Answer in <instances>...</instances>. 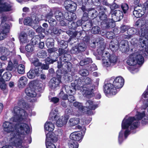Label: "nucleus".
I'll use <instances>...</instances> for the list:
<instances>
[{
  "label": "nucleus",
  "mask_w": 148,
  "mask_h": 148,
  "mask_svg": "<svg viewBox=\"0 0 148 148\" xmlns=\"http://www.w3.org/2000/svg\"><path fill=\"white\" fill-rule=\"evenodd\" d=\"M20 109L16 107L14 108L12 111L13 116L11 118L10 120L12 122L5 121L3 125L4 132L7 133L11 132L9 140V143L16 148H26L24 145L25 143L30 144L32 142L31 136L28 135L25 136L26 134H29L32 131V127L30 125H28L25 122H27L22 120L18 113V111L20 113ZM22 112L21 116L24 114L25 117L26 114L23 112V111H20Z\"/></svg>",
  "instance_id": "obj_1"
},
{
  "label": "nucleus",
  "mask_w": 148,
  "mask_h": 148,
  "mask_svg": "<svg viewBox=\"0 0 148 148\" xmlns=\"http://www.w3.org/2000/svg\"><path fill=\"white\" fill-rule=\"evenodd\" d=\"M147 112H137L134 116H126L123 120L121 123V130L119 133L118 142L121 144L124 138H126L130 134L131 130L137 128L140 124L139 121L142 120L143 123H148V115Z\"/></svg>",
  "instance_id": "obj_2"
},
{
  "label": "nucleus",
  "mask_w": 148,
  "mask_h": 148,
  "mask_svg": "<svg viewBox=\"0 0 148 148\" xmlns=\"http://www.w3.org/2000/svg\"><path fill=\"white\" fill-rule=\"evenodd\" d=\"M97 43L100 45L97 49L98 55L97 59H102L103 66L107 68L115 64L117 62V58L115 56H111L109 53L104 51L106 45L103 42V39L101 38L97 39Z\"/></svg>",
  "instance_id": "obj_3"
},
{
  "label": "nucleus",
  "mask_w": 148,
  "mask_h": 148,
  "mask_svg": "<svg viewBox=\"0 0 148 148\" xmlns=\"http://www.w3.org/2000/svg\"><path fill=\"white\" fill-rule=\"evenodd\" d=\"M57 108H53L50 113L49 119L51 121H53L56 120V124L57 126L61 127L65 125L67 123L68 120L69 118L68 115L65 114L64 116L59 117Z\"/></svg>",
  "instance_id": "obj_4"
},
{
  "label": "nucleus",
  "mask_w": 148,
  "mask_h": 148,
  "mask_svg": "<svg viewBox=\"0 0 148 148\" xmlns=\"http://www.w3.org/2000/svg\"><path fill=\"white\" fill-rule=\"evenodd\" d=\"M142 51H137L130 55L127 59V64L130 66H134L137 64H142L144 62V58L142 55Z\"/></svg>",
  "instance_id": "obj_5"
},
{
  "label": "nucleus",
  "mask_w": 148,
  "mask_h": 148,
  "mask_svg": "<svg viewBox=\"0 0 148 148\" xmlns=\"http://www.w3.org/2000/svg\"><path fill=\"white\" fill-rule=\"evenodd\" d=\"M146 29L143 31L141 29L139 32V34L140 35L139 41L140 42L144 44L143 46L145 48V51L148 53V20L145 24Z\"/></svg>",
  "instance_id": "obj_6"
},
{
  "label": "nucleus",
  "mask_w": 148,
  "mask_h": 148,
  "mask_svg": "<svg viewBox=\"0 0 148 148\" xmlns=\"http://www.w3.org/2000/svg\"><path fill=\"white\" fill-rule=\"evenodd\" d=\"M91 82V79L88 77H86L84 81L78 78L71 83L72 89L73 90H81L82 91L81 88L83 89V87L87 86L86 85L89 84Z\"/></svg>",
  "instance_id": "obj_7"
},
{
  "label": "nucleus",
  "mask_w": 148,
  "mask_h": 148,
  "mask_svg": "<svg viewBox=\"0 0 148 148\" xmlns=\"http://www.w3.org/2000/svg\"><path fill=\"white\" fill-rule=\"evenodd\" d=\"M2 22L0 26V40H2L6 38L7 34L9 32V25L5 22L7 20L5 16H3L1 18Z\"/></svg>",
  "instance_id": "obj_8"
},
{
  "label": "nucleus",
  "mask_w": 148,
  "mask_h": 148,
  "mask_svg": "<svg viewBox=\"0 0 148 148\" xmlns=\"http://www.w3.org/2000/svg\"><path fill=\"white\" fill-rule=\"evenodd\" d=\"M77 128L81 131L75 132H73L70 134V138L72 140L80 142L82 140L83 134L85 133L86 129L84 127H82L80 125H78Z\"/></svg>",
  "instance_id": "obj_9"
},
{
  "label": "nucleus",
  "mask_w": 148,
  "mask_h": 148,
  "mask_svg": "<svg viewBox=\"0 0 148 148\" xmlns=\"http://www.w3.org/2000/svg\"><path fill=\"white\" fill-rule=\"evenodd\" d=\"M17 105L19 107H18L17 106H15V107H16L17 108H19L20 110V111H21L22 110L23 111V112L25 113V114H26V117H25V115L23 114L22 115H23V116H21V114L22 112H20L19 113V111H18L17 112L18 114H19V116L20 117V118H21L22 120H24L25 121H27V122L28 121H29V119H27V117L28 116L27 114L25 112V111L21 109V108H26L27 109V107L26 103L24 102V100H23V99H19L18 100Z\"/></svg>",
  "instance_id": "obj_10"
},
{
  "label": "nucleus",
  "mask_w": 148,
  "mask_h": 148,
  "mask_svg": "<svg viewBox=\"0 0 148 148\" xmlns=\"http://www.w3.org/2000/svg\"><path fill=\"white\" fill-rule=\"evenodd\" d=\"M85 106V107L83 106V109L81 110L83 111V113L87 112L89 115L93 114L91 110H94L98 107L97 104H94L93 101L90 100L87 101Z\"/></svg>",
  "instance_id": "obj_11"
},
{
  "label": "nucleus",
  "mask_w": 148,
  "mask_h": 148,
  "mask_svg": "<svg viewBox=\"0 0 148 148\" xmlns=\"http://www.w3.org/2000/svg\"><path fill=\"white\" fill-rule=\"evenodd\" d=\"M103 87L104 93L107 96L115 95L117 93L116 89L110 83L105 84Z\"/></svg>",
  "instance_id": "obj_12"
},
{
  "label": "nucleus",
  "mask_w": 148,
  "mask_h": 148,
  "mask_svg": "<svg viewBox=\"0 0 148 148\" xmlns=\"http://www.w3.org/2000/svg\"><path fill=\"white\" fill-rule=\"evenodd\" d=\"M56 77H54L50 81L49 87L52 89H58L60 88V84L61 83V76L57 75Z\"/></svg>",
  "instance_id": "obj_13"
},
{
  "label": "nucleus",
  "mask_w": 148,
  "mask_h": 148,
  "mask_svg": "<svg viewBox=\"0 0 148 148\" xmlns=\"http://www.w3.org/2000/svg\"><path fill=\"white\" fill-rule=\"evenodd\" d=\"M13 10L12 5L10 2L0 0V12L12 11Z\"/></svg>",
  "instance_id": "obj_14"
},
{
  "label": "nucleus",
  "mask_w": 148,
  "mask_h": 148,
  "mask_svg": "<svg viewBox=\"0 0 148 148\" xmlns=\"http://www.w3.org/2000/svg\"><path fill=\"white\" fill-rule=\"evenodd\" d=\"M38 17H34L32 19L30 17H28L25 18L24 21V25L31 26L33 28H35V25H37L38 23L40 21Z\"/></svg>",
  "instance_id": "obj_15"
},
{
  "label": "nucleus",
  "mask_w": 148,
  "mask_h": 148,
  "mask_svg": "<svg viewBox=\"0 0 148 148\" xmlns=\"http://www.w3.org/2000/svg\"><path fill=\"white\" fill-rule=\"evenodd\" d=\"M94 88L92 86H87L84 87L83 89L81 88L80 90L83 95L87 98H90L94 96L93 93Z\"/></svg>",
  "instance_id": "obj_16"
},
{
  "label": "nucleus",
  "mask_w": 148,
  "mask_h": 148,
  "mask_svg": "<svg viewBox=\"0 0 148 148\" xmlns=\"http://www.w3.org/2000/svg\"><path fill=\"white\" fill-rule=\"evenodd\" d=\"M112 15V19L114 21H119L123 18V14L122 11L119 10L110 11Z\"/></svg>",
  "instance_id": "obj_17"
},
{
  "label": "nucleus",
  "mask_w": 148,
  "mask_h": 148,
  "mask_svg": "<svg viewBox=\"0 0 148 148\" xmlns=\"http://www.w3.org/2000/svg\"><path fill=\"white\" fill-rule=\"evenodd\" d=\"M64 5L66 9L71 12L75 11L76 9L77 5L76 3L70 0L66 1L64 2Z\"/></svg>",
  "instance_id": "obj_18"
},
{
  "label": "nucleus",
  "mask_w": 148,
  "mask_h": 148,
  "mask_svg": "<svg viewBox=\"0 0 148 148\" xmlns=\"http://www.w3.org/2000/svg\"><path fill=\"white\" fill-rule=\"evenodd\" d=\"M41 73V71L39 70L37 67L34 68V69H31L27 73V77L29 79L34 78L36 77L39 76Z\"/></svg>",
  "instance_id": "obj_19"
},
{
  "label": "nucleus",
  "mask_w": 148,
  "mask_h": 148,
  "mask_svg": "<svg viewBox=\"0 0 148 148\" xmlns=\"http://www.w3.org/2000/svg\"><path fill=\"white\" fill-rule=\"evenodd\" d=\"M113 83L116 89L121 88L124 84V79L121 77H117L114 79Z\"/></svg>",
  "instance_id": "obj_20"
},
{
  "label": "nucleus",
  "mask_w": 148,
  "mask_h": 148,
  "mask_svg": "<svg viewBox=\"0 0 148 148\" xmlns=\"http://www.w3.org/2000/svg\"><path fill=\"white\" fill-rule=\"evenodd\" d=\"M55 16L57 20L60 22L61 25L64 26L65 25L66 23L64 21V16H63L62 12L59 11H56L55 13Z\"/></svg>",
  "instance_id": "obj_21"
},
{
  "label": "nucleus",
  "mask_w": 148,
  "mask_h": 148,
  "mask_svg": "<svg viewBox=\"0 0 148 148\" xmlns=\"http://www.w3.org/2000/svg\"><path fill=\"white\" fill-rule=\"evenodd\" d=\"M28 79L25 76H22L19 79L18 82V86L20 88H24L27 83Z\"/></svg>",
  "instance_id": "obj_22"
},
{
  "label": "nucleus",
  "mask_w": 148,
  "mask_h": 148,
  "mask_svg": "<svg viewBox=\"0 0 148 148\" xmlns=\"http://www.w3.org/2000/svg\"><path fill=\"white\" fill-rule=\"evenodd\" d=\"M119 47L122 52L127 51L129 47L128 42L125 40H121L119 44Z\"/></svg>",
  "instance_id": "obj_23"
},
{
  "label": "nucleus",
  "mask_w": 148,
  "mask_h": 148,
  "mask_svg": "<svg viewBox=\"0 0 148 148\" xmlns=\"http://www.w3.org/2000/svg\"><path fill=\"white\" fill-rule=\"evenodd\" d=\"M46 142H47V138L48 139V141L51 143V141L53 143L57 142L58 140V136L54 133H51L49 132L46 134Z\"/></svg>",
  "instance_id": "obj_24"
},
{
  "label": "nucleus",
  "mask_w": 148,
  "mask_h": 148,
  "mask_svg": "<svg viewBox=\"0 0 148 148\" xmlns=\"http://www.w3.org/2000/svg\"><path fill=\"white\" fill-rule=\"evenodd\" d=\"M25 92L27 96L31 98H34L36 95V93L34 89L30 87L26 88Z\"/></svg>",
  "instance_id": "obj_25"
},
{
  "label": "nucleus",
  "mask_w": 148,
  "mask_h": 148,
  "mask_svg": "<svg viewBox=\"0 0 148 148\" xmlns=\"http://www.w3.org/2000/svg\"><path fill=\"white\" fill-rule=\"evenodd\" d=\"M145 13V11L144 10L135 8L133 11L134 15L136 18H140Z\"/></svg>",
  "instance_id": "obj_26"
},
{
  "label": "nucleus",
  "mask_w": 148,
  "mask_h": 148,
  "mask_svg": "<svg viewBox=\"0 0 148 148\" xmlns=\"http://www.w3.org/2000/svg\"><path fill=\"white\" fill-rule=\"evenodd\" d=\"M64 18L67 20L71 21L76 19V16L75 13L71 12L69 13H66L64 15Z\"/></svg>",
  "instance_id": "obj_27"
},
{
  "label": "nucleus",
  "mask_w": 148,
  "mask_h": 148,
  "mask_svg": "<svg viewBox=\"0 0 148 148\" xmlns=\"http://www.w3.org/2000/svg\"><path fill=\"white\" fill-rule=\"evenodd\" d=\"M54 124L50 121H47L45 124V129L48 132H52L54 129Z\"/></svg>",
  "instance_id": "obj_28"
},
{
  "label": "nucleus",
  "mask_w": 148,
  "mask_h": 148,
  "mask_svg": "<svg viewBox=\"0 0 148 148\" xmlns=\"http://www.w3.org/2000/svg\"><path fill=\"white\" fill-rule=\"evenodd\" d=\"M27 37V35L26 33L23 32H21L19 36L21 42L22 43H25L29 42Z\"/></svg>",
  "instance_id": "obj_29"
},
{
  "label": "nucleus",
  "mask_w": 148,
  "mask_h": 148,
  "mask_svg": "<svg viewBox=\"0 0 148 148\" xmlns=\"http://www.w3.org/2000/svg\"><path fill=\"white\" fill-rule=\"evenodd\" d=\"M99 16L100 19L103 21V22H105L106 23L108 24L109 27H110V23H108L107 21H108V19H107V17L106 15L105 14L104 12H103L101 11L99 12Z\"/></svg>",
  "instance_id": "obj_30"
},
{
  "label": "nucleus",
  "mask_w": 148,
  "mask_h": 148,
  "mask_svg": "<svg viewBox=\"0 0 148 148\" xmlns=\"http://www.w3.org/2000/svg\"><path fill=\"white\" fill-rule=\"evenodd\" d=\"M142 99L144 98V100L145 101L144 103L147 108V112L148 114V88L144 92L142 95Z\"/></svg>",
  "instance_id": "obj_31"
},
{
  "label": "nucleus",
  "mask_w": 148,
  "mask_h": 148,
  "mask_svg": "<svg viewBox=\"0 0 148 148\" xmlns=\"http://www.w3.org/2000/svg\"><path fill=\"white\" fill-rule=\"evenodd\" d=\"M49 56L51 57V58L48 57L45 60V61L46 64H51L57 61L58 58V55L55 56L53 58L52 57H51L50 55Z\"/></svg>",
  "instance_id": "obj_32"
},
{
  "label": "nucleus",
  "mask_w": 148,
  "mask_h": 148,
  "mask_svg": "<svg viewBox=\"0 0 148 148\" xmlns=\"http://www.w3.org/2000/svg\"><path fill=\"white\" fill-rule=\"evenodd\" d=\"M11 53L9 49L4 46L0 47V54L1 55H10Z\"/></svg>",
  "instance_id": "obj_33"
},
{
  "label": "nucleus",
  "mask_w": 148,
  "mask_h": 148,
  "mask_svg": "<svg viewBox=\"0 0 148 148\" xmlns=\"http://www.w3.org/2000/svg\"><path fill=\"white\" fill-rule=\"evenodd\" d=\"M79 121L78 118L74 117L70 119L69 123L71 126H74L78 123Z\"/></svg>",
  "instance_id": "obj_34"
},
{
  "label": "nucleus",
  "mask_w": 148,
  "mask_h": 148,
  "mask_svg": "<svg viewBox=\"0 0 148 148\" xmlns=\"http://www.w3.org/2000/svg\"><path fill=\"white\" fill-rule=\"evenodd\" d=\"M67 34L71 37H77L78 38L81 35V33L79 32H73L68 31L67 32Z\"/></svg>",
  "instance_id": "obj_35"
},
{
  "label": "nucleus",
  "mask_w": 148,
  "mask_h": 148,
  "mask_svg": "<svg viewBox=\"0 0 148 148\" xmlns=\"http://www.w3.org/2000/svg\"><path fill=\"white\" fill-rule=\"evenodd\" d=\"M136 32V30L135 28H129L127 31L128 35L126 36V38L129 39L132 36V35L135 34Z\"/></svg>",
  "instance_id": "obj_36"
},
{
  "label": "nucleus",
  "mask_w": 148,
  "mask_h": 148,
  "mask_svg": "<svg viewBox=\"0 0 148 148\" xmlns=\"http://www.w3.org/2000/svg\"><path fill=\"white\" fill-rule=\"evenodd\" d=\"M73 105L74 106L78 108L79 111V114H81L83 113V111L81 110L83 109V106L81 103L78 102H75L73 103Z\"/></svg>",
  "instance_id": "obj_37"
},
{
  "label": "nucleus",
  "mask_w": 148,
  "mask_h": 148,
  "mask_svg": "<svg viewBox=\"0 0 148 148\" xmlns=\"http://www.w3.org/2000/svg\"><path fill=\"white\" fill-rule=\"evenodd\" d=\"M92 62V60L90 58H86L81 61L80 62L79 64L81 66H83L85 65L91 63Z\"/></svg>",
  "instance_id": "obj_38"
},
{
  "label": "nucleus",
  "mask_w": 148,
  "mask_h": 148,
  "mask_svg": "<svg viewBox=\"0 0 148 148\" xmlns=\"http://www.w3.org/2000/svg\"><path fill=\"white\" fill-rule=\"evenodd\" d=\"M54 40L52 38H49L46 40V44L48 48L52 47L54 46Z\"/></svg>",
  "instance_id": "obj_39"
},
{
  "label": "nucleus",
  "mask_w": 148,
  "mask_h": 148,
  "mask_svg": "<svg viewBox=\"0 0 148 148\" xmlns=\"http://www.w3.org/2000/svg\"><path fill=\"white\" fill-rule=\"evenodd\" d=\"M12 75L9 72H5L3 76V79L6 81L9 80L10 79Z\"/></svg>",
  "instance_id": "obj_40"
},
{
  "label": "nucleus",
  "mask_w": 148,
  "mask_h": 148,
  "mask_svg": "<svg viewBox=\"0 0 148 148\" xmlns=\"http://www.w3.org/2000/svg\"><path fill=\"white\" fill-rule=\"evenodd\" d=\"M47 56V53L43 50H42L38 53V57L40 58H44Z\"/></svg>",
  "instance_id": "obj_41"
},
{
  "label": "nucleus",
  "mask_w": 148,
  "mask_h": 148,
  "mask_svg": "<svg viewBox=\"0 0 148 148\" xmlns=\"http://www.w3.org/2000/svg\"><path fill=\"white\" fill-rule=\"evenodd\" d=\"M17 71L18 73L21 74H23L25 72V66L22 64H19L18 67Z\"/></svg>",
  "instance_id": "obj_42"
},
{
  "label": "nucleus",
  "mask_w": 148,
  "mask_h": 148,
  "mask_svg": "<svg viewBox=\"0 0 148 148\" xmlns=\"http://www.w3.org/2000/svg\"><path fill=\"white\" fill-rule=\"evenodd\" d=\"M100 31V27L96 26L93 27L91 29V32L93 34H98Z\"/></svg>",
  "instance_id": "obj_43"
},
{
  "label": "nucleus",
  "mask_w": 148,
  "mask_h": 148,
  "mask_svg": "<svg viewBox=\"0 0 148 148\" xmlns=\"http://www.w3.org/2000/svg\"><path fill=\"white\" fill-rule=\"evenodd\" d=\"M40 41L39 37L38 36H35L32 39L31 41L32 44L34 45L37 44Z\"/></svg>",
  "instance_id": "obj_44"
},
{
  "label": "nucleus",
  "mask_w": 148,
  "mask_h": 148,
  "mask_svg": "<svg viewBox=\"0 0 148 148\" xmlns=\"http://www.w3.org/2000/svg\"><path fill=\"white\" fill-rule=\"evenodd\" d=\"M58 52L59 53V55H63L61 57L62 58V59H65L64 57H65V56L64 55L67 54V51H66L64 49H61L59 48L58 50Z\"/></svg>",
  "instance_id": "obj_45"
},
{
  "label": "nucleus",
  "mask_w": 148,
  "mask_h": 148,
  "mask_svg": "<svg viewBox=\"0 0 148 148\" xmlns=\"http://www.w3.org/2000/svg\"><path fill=\"white\" fill-rule=\"evenodd\" d=\"M69 148H78L79 144L76 142H73L71 141L69 143Z\"/></svg>",
  "instance_id": "obj_46"
},
{
  "label": "nucleus",
  "mask_w": 148,
  "mask_h": 148,
  "mask_svg": "<svg viewBox=\"0 0 148 148\" xmlns=\"http://www.w3.org/2000/svg\"><path fill=\"white\" fill-rule=\"evenodd\" d=\"M77 46L80 52L84 51L86 49V46L84 44H79Z\"/></svg>",
  "instance_id": "obj_47"
},
{
  "label": "nucleus",
  "mask_w": 148,
  "mask_h": 148,
  "mask_svg": "<svg viewBox=\"0 0 148 148\" xmlns=\"http://www.w3.org/2000/svg\"><path fill=\"white\" fill-rule=\"evenodd\" d=\"M48 139L47 138V142H45L47 148H56L55 145L50 142L48 141Z\"/></svg>",
  "instance_id": "obj_48"
},
{
  "label": "nucleus",
  "mask_w": 148,
  "mask_h": 148,
  "mask_svg": "<svg viewBox=\"0 0 148 148\" xmlns=\"http://www.w3.org/2000/svg\"><path fill=\"white\" fill-rule=\"evenodd\" d=\"M79 73L82 76H86L89 74V73L87 70L83 69L80 70Z\"/></svg>",
  "instance_id": "obj_49"
},
{
  "label": "nucleus",
  "mask_w": 148,
  "mask_h": 148,
  "mask_svg": "<svg viewBox=\"0 0 148 148\" xmlns=\"http://www.w3.org/2000/svg\"><path fill=\"white\" fill-rule=\"evenodd\" d=\"M71 53L72 54H77L80 51L77 46L73 47L70 50Z\"/></svg>",
  "instance_id": "obj_50"
},
{
  "label": "nucleus",
  "mask_w": 148,
  "mask_h": 148,
  "mask_svg": "<svg viewBox=\"0 0 148 148\" xmlns=\"http://www.w3.org/2000/svg\"><path fill=\"white\" fill-rule=\"evenodd\" d=\"M34 27L35 28H33L35 29L36 32L38 33H41L44 31V29L42 27L38 26V23L37 24V25L36 26L35 25V26Z\"/></svg>",
  "instance_id": "obj_51"
},
{
  "label": "nucleus",
  "mask_w": 148,
  "mask_h": 148,
  "mask_svg": "<svg viewBox=\"0 0 148 148\" xmlns=\"http://www.w3.org/2000/svg\"><path fill=\"white\" fill-rule=\"evenodd\" d=\"M34 46L31 45H27L25 47V49L28 52H31L34 50Z\"/></svg>",
  "instance_id": "obj_52"
},
{
  "label": "nucleus",
  "mask_w": 148,
  "mask_h": 148,
  "mask_svg": "<svg viewBox=\"0 0 148 148\" xmlns=\"http://www.w3.org/2000/svg\"><path fill=\"white\" fill-rule=\"evenodd\" d=\"M121 7L123 11V12L124 13H126L128 9V5L125 3H123L121 5Z\"/></svg>",
  "instance_id": "obj_53"
},
{
  "label": "nucleus",
  "mask_w": 148,
  "mask_h": 148,
  "mask_svg": "<svg viewBox=\"0 0 148 148\" xmlns=\"http://www.w3.org/2000/svg\"><path fill=\"white\" fill-rule=\"evenodd\" d=\"M33 63L34 65L35 66L34 68L37 67L38 69L40 70V66L41 65V63L39 62L38 60L36 59V60L34 61L33 62Z\"/></svg>",
  "instance_id": "obj_54"
},
{
  "label": "nucleus",
  "mask_w": 148,
  "mask_h": 148,
  "mask_svg": "<svg viewBox=\"0 0 148 148\" xmlns=\"http://www.w3.org/2000/svg\"><path fill=\"white\" fill-rule=\"evenodd\" d=\"M116 47L115 45V44L112 42H111L110 43V47L111 49L113 51H114L117 50L118 48L117 47V45H116Z\"/></svg>",
  "instance_id": "obj_55"
},
{
  "label": "nucleus",
  "mask_w": 148,
  "mask_h": 148,
  "mask_svg": "<svg viewBox=\"0 0 148 148\" xmlns=\"http://www.w3.org/2000/svg\"><path fill=\"white\" fill-rule=\"evenodd\" d=\"M13 68L12 63L11 61L10 60L8 62V64L6 68V70L9 71H11Z\"/></svg>",
  "instance_id": "obj_56"
},
{
  "label": "nucleus",
  "mask_w": 148,
  "mask_h": 148,
  "mask_svg": "<svg viewBox=\"0 0 148 148\" xmlns=\"http://www.w3.org/2000/svg\"><path fill=\"white\" fill-rule=\"evenodd\" d=\"M60 97L64 100H66L68 99L67 95L66 94L64 93L63 92H61L60 93Z\"/></svg>",
  "instance_id": "obj_57"
},
{
  "label": "nucleus",
  "mask_w": 148,
  "mask_h": 148,
  "mask_svg": "<svg viewBox=\"0 0 148 148\" xmlns=\"http://www.w3.org/2000/svg\"><path fill=\"white\" fill-rule=\"evenodd\" d=\"M128 26L125 25H123L121 27V32L123 33L126 31L127 30L128 31L129 29Z\"/></svg>",
  "instance_id": "obj_58"
},
{
  "label": "nucleus",
  "mask_w": 148,
  "mask_h": 148,
  "mask_svg": "<svg viewBox=\"0 0 148 148\" xmlns=\"http://www.w3.org/2000/svg\"><path fill=\"white\" fill-rule=\"evenodd\" d=\"M119 7V5H117L115 3H113L112 5H110V8L111 9V11H114V9L117 8Z\"/></svg>",
  "instance_id": "obj_59"
},
{
  "label": "nucleus",
  "mask_w": 148,
  "mask_h": 148,
  "mask_svg": "<svg viewBox=\"0 0 148 148\" xmlns=\"http://www.w3.org/2000/svg\"><path fill=\"white\" fill-rule=\"evenodd\" d=\"M106 37L109 39H112L113 38L114 33L112 32H108L106 33Z\"/></svg>",
  "instance_id": "obj_60"
},
{
  "label": "nucleus",
  "mask_w": 148,
  "mask_h": 148,
  "mask_svg": "<svg viewBox=\"0 0 148 148\" xmlns=\"http://www.w3.org/2000/svg\"><path fill=\"white\" fill-rule=\"evenodd\" d=\"M0 57V59L3 61L7 60L8 58H9L10 55H1Z\"/></svg>",
  "instance_id": "obj_61"
},
{
  "label": "nucleus",
  "mask_w": 148,
  "mask_h": 148,
  "mask_svg": "<svg viewBox=\"0 0 148 148\" xmlns=\"http://www.w3.org/2000/svg\"><path fill=\"white\" fill-rule=\"evenodd\" d=\"M62 31L61 29L59 30L56 27H54L53 29V32L55 34H60Z\"/></svg>",
  "instance_id": "obj_62"
},
{
  "label": "nucleus",
  "mask_w": 148,
  "mask_h": 148,
  "mask_svg": "<svg viewBox=\"0 0 148 148\" xmlns=\"http://www.w3.org/2000/svg\"><path fill=\"white\" fill-rule=\"evenodd\" d=\"M60 47L62 48H66L67 46V42L62 40L60 42Z\"/></svg>",
  "instance_id": "obj_63"
},
{
  "label": "nucleus",
  "mask_w": 148,
  "mask_h": 148,
  "mask_svg": "<svg viewBox=\"0 0 148 148\" xmlns=\"http://www.w3.org/2000/svg\"><path fill=\"white\" fill-rule=\"evenodd\" d=\"M58 49L57 48H49L48 50L47 51L49 53H52L55 52L56 51H57Z\"/></svg>",
  "instance_id": "obj_64"
}]
</instances>
